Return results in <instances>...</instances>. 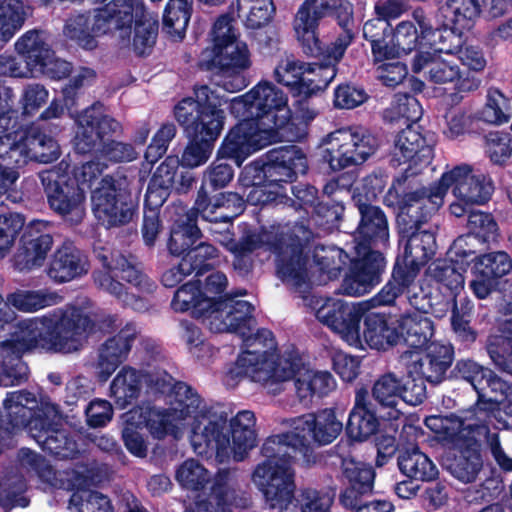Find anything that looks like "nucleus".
Listing matches in <instances>:
<instances>
[{
	"mask_svg": "<svg viewBox=\"0 0 512 512\" xmlns=\"http://www.w3.org/2000/svg\"><path fill=\"white\" fill-rule=\"evenodd\" d=\"M211 39L213 62L222 73L219 85L232 93L242 90L247 86L243 73L252 66L251 52L228 15H222L215 21Z\"/></svg>",
	"mask_w": 512,
	"mask_h": 512,
	"instance_id": "ddd939ff",
	"label": "nucleus"
},
{
	"mask_svg": "<svg viewBox=\"0 0 512 512\" xmlns=\"http://www.w3.org/2000/svg\"><path fill=\"white\" fill-rule=\"evenodd\" d=\"M75 149L79 153L94 152L100 159L119 163L137 159L139 153L132 144L110 140L121 131V124L104 111V106L95 103L76 117Z\"/></svg>",
	"mask_w": 512,
	"mask_h": 512,
	"instance_id": "9d476101",
	"label": "nucleus"
},
{
	"mask_svg": "<svg viewBox=\"0 0 512 512\" xmlns=\"http://www.w3.org/2000/svg\"><path fill=\"white\" fill-rule=\"evenodd\" d=\"M450 187L456 199L450 204V212L456 217L466 214L473 205L484 204L493 190L485 177L472 174L471 166L461 164L444 172L437 183L405 193L401 217L407 215L418 223L430 219L443 205Z\"/></svg>",
	"mask_w": 512,
	"mask_h": 512,
	"instance_id": "0eeeda50",
	"label": "nucleus"
},
{
	"mask_svg": "<svg viewBox=\"0 0 512 512\" xmlns=\"http://www.w3.org/2000/svg\"><path fill=\"white\" fill-rule=\"evenodd\" d=\"M239 18L248 29H260L268 25L275 14L272 0H237Z\"/></svg>",
	"mask_w": 512,
	"mask_h": 512,
	"instance_id": "864d4df0",
	"label": "nucleus"
},
{
	"mask_svg": "<svg viewBox=\"0 0 512 512\" xmlns=\"http://www.w3.org/2000/svg\"><path fill=\"white\" fill-rule=\"evenodd\" d=\"M137 334L136 325L128 322L117 335L102 344L98 357L99 375L102 380H107L116 368L126 360Z\"/></svg>",
	"mask_w": 512,
	"mask_h": 512,
	"instance_id": "473e14b6",
	"label": "nucleus"
},
{
	"mask_svg": "<svg viewBox=\"0 0 512 512\" xmlns=\"http://www.w3.org/2000/svg\"><path fill=\"white\" fill-rule=\"evenodd\" d=\"M29 148L23 129L0 136V166L9 172H18L30 162Z\"/></svg>",
	"mask_w": 512,
	"mask_h": 512,
	"instance_id": "a19ab883",
	"label": "nucleus"
},
{
	"mask_svg": "<svg viewBox=\"0 0 512 512\" xmlns=\"http://www.w3.org/2000/svg\"><path fill=\"white\" fill-rule=\"evenodd\" d=\"M475 443L476 440L473 435V440L470 443L462 442L461 445H454L461 451L448 465L450 473L464 483L474 481L482 466V460Z\"/></svg>",
	"mask_w": 512,
	"mask_h": 512,
	"instance_id": "8fccbe9b",
	"label": "nucleus"
},
{
	"mask_svg": "<svg viewBox=\"0 0 512 512\" xmlns=\"http://www.w3.org/2000/svg\"><path fill=\"white\" fill-rule=\"evenodd\" d=\"M172 308L177 312L192 310L196 317L203 318L207 325V314L213 310L211 299L204 298L198 281H191L182 285L171 302Z\"/></svg>",
	"mask_w": 512,
	"mask_h": 512,
	"instance_id": "c03bdc74",
	"label": "nucleus"
},
{
	"mask_svg": "<svg viewBox=\"0 0 512 512\" xmlns=\"http://www.w3.org/2000/svg\"><path fill=\"white\" fill-rule=\"evenodd\" d=\"M363 337L367 345L376 350H385L399 344L397 326L388 324L384 315L370 313L364 319Z\"/></svg>",
	"mask_w": 512,
	"mask_h": 512,
	"instance_id": "a18cd8bd",
	"label": "nucleus"
},
{
	"mask_svg": "<svg viewBox=\"0 0 512 512\" xmlns=\"http://www.w3.org/2000/svg\"><path fill=\"white\" fill-rule=\"evenodd\" d=\"M180 161L177 156H168L156 169L147 189L146 201L160 205L166 191L173 185Z\"/></svg>",
	"mask_w": 512,
	"mask_h": 512,
	"instance_id": "3c124183",
	"label": "nucleus"
},
{
	"mask_svg": "<svg viewBox=\"0 0 512 512\" xmlns=\"http://www.w3.org/2000/svg\"><path fill=\"white\" fill-rule=\"evenodd\" d=\"M276 368L278 370L285 368L289 372L286 378L274 383L277 393L280 391L282 382L293 378L296 395L305 404L311 402L314 395H326L336 386V382L329 372L312 370L301 365L300 361L292 356L279 357L276 353Z\"/></svg>",
	"mask_w": 512,
	"mask_h": 512,
	"instance_id": "4be33fe9",
	"label": "nucleus"
},
{
	"mask_svg": "<svg viewBox=\"0 0 512 512\" xmlns=\"http://www.w3.org/2000/svg\"><path fill=\"white\" fill-rule=\"evenodd\" d=\"M10 337L0 336L2 352L22 354L25 350L42 347L61 353L77 351L92 329L88 312L75 306L55 309L42 317L20 321L16 326H5Z\"/></svg>",
	"mask_w": 512,
	"mask_h": 512,
	"instance_id": "39448f33",
	"label": "nucleus"
},
{
	"mask_svg": "<svg viewBox=\"0 0 512 512\" xmlns=\"http://www.w3.org/2000/svg\"><path fill=\"white\" fill-rule=\"evenodd\" d=\"M307 306L323 325L340 336L348 345L362 347L361 313L353 304L337 297L311 296Z\"/></svg>",
	"mask_w": 512,
	"mask_h": 512,
	"instance_id": "a211bd4d",
	"label": "nucleus"
},
{
	"mask_svg": "<svg viewBox=\"0 0 512 512\" xmlns=\"http://www.w3.org/2000/svg\"><path fill=\"white\" fill-rule=\"evenodd\" d=\"M425 424L431 431L453 445H461L462 442L470 443L475 434L473 425L465 424L455 415H432L425 419Z\"/></svg>",
	"mask_w": 512,
	"mask_h": 512,
	"instance_id": "79ce46f5",
	"label": "nucleus"
},
{
	"mask_svg": "<svg viewBox=\"0 0 512 512\" xmlns=\"http://www.w3.org/2000/svg\"><path fill=\"white\" fill-rule=\"evenodd\" d=\"M30 15V6L21 0H6L0 3L1 49L11 41Z\"/></svg>",
	"mask_w": 512,
	"mask_h": 512,
	"instance_id": "de8ad7c7",
	"label": "nucleus"
},
{
	"mask_svg": "<svg viewBox=\"0 0 512 512\" xmlns=\"http://www.w3.org/2000/svg\"><path fill=\"white\" fill-rule=\"evenodd\" d=\"M39 177L50 208L65 221L80 223L86 214L85 189L58 170L43 171Z\"/></svg>",
	"mask_w": 512,
	"mask_h": 512,
	"instance_id": "6ab92c4d",
	"label": "nucleus"
},
{
	"mask_svg": "<svg viewBox=\"0 0 512 512\" xmlns=\"http://www.w3.org/2000/svg\"><path fill=\"white\" fill-rule=\"evenodd\" d=\"M157 30V22L138 0H111L88 15L70 18L64 33L87 50L96 47V37L112 34L122 45L131 43L134 51L143 55L155 44Z\"/></svg>",
	"mask_w": 512,
	"mask_h": 512,
	"instance_id": "20e7f679",
	"label": "nucleus"
},
{
	"mask_svg": "<svg viewBox=\"0 0 512 512\" xmlns=\"http://www.w3.org/2000/svg\"><path fill=\"white\" fill-rule=\"evenodd\" d=\"M231 113L242 120L222 141L218 156L238 166L253 153L281 139L280 131L291 119L288 96L269 81H260L230 103Z\"/></svg>",
	"mask_w": 512,
	"mask_h": 512,
	"instance_id": "f257e3e1",
	"label": "nucleus"
},
{
	"mask_svg": "<svg viewBox=\"0 0 512 512\" xmlns=\"http://www.w3.org/2000/svg\"><path fill=\"white\" fill-rule=\"evenodd\" d=\"M14 48L32 72L41 70V63L49 60L53 52L47 33L39 29H31L22 34L14 43Z\"/></svg>",
	"mask_w": 512,
	"mask_h": 512,
	"instance_id": "ea45409f",
	"label": "nucleus"
},
{
	"mask_svg": "<svg viewBox=\"0 0 512 512\" xmlns=\"http://www.w3.org/2000/svg\"><path fill=\"white\" fill-rule=\"evenodd\" d=\"M323 144V159L333 171L363 164L379 147L377 137L361 127L331 132Z\"/></svg>",
	"mask_w": 512,
	"mask_h": 512,
	"instance_id": "f3484780",
	"label": "nucleus"
},
{
	"mask_svg": "<svg viewBox=\"0 0 512 512\" xmlns=\"http://www.w3.org/2000/svg\"><path fill=\"white\" fill-rule=\"evenodd\" d=\"M195 97L184 98L175 106L177 122L188 135L218 138L224 125V112L220 107L227 100L208 86L196 88Z\"/></svg>",
	"mask_w": 512,
	"mask_h": 512,
	"instance_id": "2eb2a0df",
	"label": "nucleus"
},
{
	"mask_svg": "<svg viewBox=\"0 0 512 512\" xmlns=\"http://www.w3.org/2000/svg\"><path fill=\"white\" fill-rule=\"evenodd\" d=\"M173 221L168 248L171 254L180 256L189 250L199 239L200 230L196 226V213L181 203L174 204L168 210Z\"/></svg>",
	"mask_w": 512,
	"mask_h": 512,
	"instance_id": "72a5a7b5",
	"label": "nucleus"
},
{
	"mask_svg": "<svg viewBox=\"0 0 512 512\" xmlns=\"http://www.w3.org/2000/svg\"><path fill=\"white\" fill-rule=\"evenodd\" d=\"M267 248L276 254V272L283 283L296 292H306L311 284L322 280L314 279V272L307 247L300 240L289 233L286 226H272L269 230Z\"/></svg>",
	"mask_w": 512,
	"mask_h": 512,
	"instance_id": "4468645a",
	"label": "nucleus"
},
{
	"mask_svg": "<svg viewBox=\"0 0 512 512\" xmlns=\"http://www.w3.org/2000/svg\"><path fill=\"white\" fill-rule=\"evenodd\" d=\"M252 482L271 509H279V512H332L334 497L328 492L307 487L300 489L295 496V470L289 460L259 463L252 473Z\"/></svg>",
	"mask_w": 512,
	"mask_h": 512,
	"instance_id": "1a4fd4ad",
	"label": "nucleus"
},
{
	"mask_svg": "<svg viewBox=\"0 0 512 512\" xmlns=\"http://www.w3.org/2000/svg\"><path fill=\"white\" fill-rule=\"evenodd\" d=\"M97 256L107 272L94 275L95 283L124 306L137 312L148 311L150 301L144 294L154 292L156 285L146 275L138 271L121 253L103 249Z\"/></svg>",
	"mask_w": 512,
	"mask_h": 512,
	"instance_id": "9b49d317",
	"label": "nucleus"
},
{
	"mask_svg": "<svg viewBox=\"0 0 512 512\" xmlns=\"http://www.w3.org/2000/svg\"><path fill=\"white\" fill-rule=\"evenodd\" d=\"M361 220L354 234L355 252H373L370 245H385L389 238L387 219L380 208L362 202L360 195H353Z\"/></svg>",
	"mask_w": 512,
	"mask_h": 512,
	"instance_id": "bb28decb",
	"label": "nucleus"
},
{
	"mask_svg": "<svg viewBox=\"0 0 512 512\" xmlns=\"http://www.w3.org/2000/svg\"><path fill=\"white\" fill-rule=\"evenodd\" d=\"M414 270L404 269L399 260H397L391 279L385 284L380 292L371 299L373 305H391L396 298L404 293H410V288L415 282Z\"/></svg>",
	"mask_w": 512,
	"mask_h": 512,
	"instance_id": "603ef678",
	"label": "nucleus"
},
{
	"mask_svg": "<svg viewBox=\"0 0 512 512\" xmlns=\"http://www.w3.org/2000/svg\"><path fill=\"white\" fill-rule=\"evenodd\" d=\"M300 95L311 96L324 90L337 74V68L319 63H303Z\"/></svg>",
	"mask_w": 512,
	"mask_h": 512,
	"instance_id": "bf43d9fd",
	"label": "nucleus"
},
{
	"mask_svg": "<svg viewBox=\"0 0 512 512\" xmlns=\"http://www.w3.org/2000/svg\"><path fill=\"white\" fill-rule=\"evenodd\" d=\"M245 294V290L230 294L223 303L207 314V326L211 331L237 333L242 338L244 346H246L247 338L256 336L262 330L259 329L253 333L255 328V320L252 316L253 304L246 300L236 299Z\"/></svg>",
	"mask_w": 512,
	"mask_h": 512,
	"instance_id": "aec40b11",
	"label": "nucleus"
},
{
	"mask_svg": "<svg viewBox=\"0 0 512 512\" xmlns=\"http://www.w3.org/2000/svg\"><path fill=\"white\" fill-rule=\"evenodd\" d=\"M211 473L197 460L184 461L176 472L177 481L190 490L203 489L211 481Z\"/></svg>",
	"mask_w": 512,
	"mask_h": 512,
	"instance_id": "774afa93",
	"label": "nucleus"
},
{
	"mask_svg": "<svg viewBox=\"0 0 512 512\" xmlns=\"http://www.w3.org/2000/svg\"><path fill=\"white\" fill-rule=\"evenodd\" d=\"M47 223L41 220L31 221L23 235V247L15 255L14 264L19 271H29L40 267L50 251L53 239L45 233Z\"/></svg>",
	"mask_w": 512,
	"mask_h": 512,
	"instance_id": "cd10ccee",
	"label": "nucleus"
},
{
	"mask_svg": "<svg viewBox=\"0 0 512 512\" xmlns=\"http://www.w3.org/2000/svg\"><path fill=\"white\" fill-rule=\"evenodd\" d=\"M379 426L375 414L360 403V393L356 396V404L349 415L347 431L357 441H363L373 435Z\"/></svg>",
	"mask_w": 512,
	"mask_h": 512,
	"instance_id": "13d9d810",
	"label": "nucleus"
},
{
	"mask_svg": "<svg viewBox=\"0 0 512 512\" xmlns=\"http://www.w3.org/2000/svg\"><path fill=\"white\" fill-rule=\"evenodd\" d=\"M281 425L288 431L272 435L262 445L261 452L265 461L294 463L298 458L310 461L311 440L318 445L332 443L342 432V419L332 408L316 413L283 419Z\"/></svg>",
	"mask_w": 512,
	"mask_h": 512,
	"instance_id": "6e6552de",
	"label": "nucleus"
},
{
	"mask_svg": "<svg viewBox=\"0 0 512 512\" xmlns=\"http://www.w3.org/2000/svg\"><path fill=\"white\" fill-rule=\"evenodd\" d=\"M411 68L414 73H422L433 84L452 83L458 93L474 91L479 86L474 77L462 76L457 64L430 51H418L413 57Z\"/></svg>",
	"mask_w": 512,
	"mask_h": 512,
	"instance_id": "5701e85b",
	"label": "nucleus"
},
{
	"mask_svg": "<svg viewBox=\"0 0 512 512\" xmlns=\"http://www.w3.org/2000/svg\"><path fill=\"white\" fill-rule=\"evenodd\" d=\"M480 12L478 0H448L440 7L439 17L448 26L464 31L474 26Z\"/></svg>",
	"mask_w": 512,
	"mask_h": 512,
	"instance_id": "37998d69",
	"label": "nucleus"
},
{
	"mask_svg": "<svg viewBox=\"0 0 512 512\" xmlns=\"http://www.w3.org/2000/svg\"><path fill=\"white\" fill-rule=\"evenodd\" d=\"M306 170L304 153L296 146H283L270 150L265 156L246 165L238 181L243 188L266 183H288Z\"/></svg>",
	"mask_w": 512,
	"mask_h": 512,
	"instance_id": "dca6fc26",
	"label": "nucleus"
},
{
	"mask_svg": "<svg viewBox=\"0 0 512 512\" xmlns=\"http://www.w3.org/2000/svg\"><path fill=\"white\" fill-rule=\"evenodd\" d=\"M289 372L276 368V341L271 331L261 330L256 336L246 340L245 350L236 362L225 372L224 383L235 387L243 378L248 377L262 384L269 393L276 394L274 383L286 378Z\"/></svg>",
	"mask_w": 512,
	"mask_h": 512,
	"instance_id": "f8f14e48",
	"label": "nucleus"
},
{
	"mask_svg": "<svg viewBox=\"0 0 512 512\" xmlns=\"http://www.w3.org/2000/svg\"><path fill=\"white\" fill-rule=\"evenodd\" d=\"M211 232L215 240L235 256L234 267L236 269H247L246 263L242 265L243 258L258 248L267 247L266 241L271 234L267 229L248 231L239 242H236L228 228L224 231L212 228Z\"/></svg>",
	"mask_w": 512,
	"mask_h": 512,
	"instance_id": "4c0bfd02",
	"label": "nucleus"
},
{
	"mask_svg": "<svg viewBox=\"0 0 512 512\" xmlns=\"http://www.w3.org/2000/svg\"><path fill=\"white\" fill-rule=\"evenodd\" d=\"M192 209L206 221L228 224L243 212L244 200L237 193L228 192L220 193L211 201L206 189L200 187Z\"/></svg>",
	"mask_w": 512,
	"mask_h": 512,
	"instance_id": "2f4dec72",
	"label": "nucleus"
},
{
	"mask_svg": "<svg viewBox=\"0 0 512 512\" xmlns=\"http://www.w3.org/2000/svg\"><path fill=\"white\" fill-rule=\"evenodd\" d=\"M67 489L75 490L69 502V509L76 512H113L109 498L91 491V479L86 467L67 473Z\"/></svg>",
	"mask_w": 512,
	"mask_h": 512,
	"instance_id": "7c9ffc66",
	"label": "nucleus"
},
{
	"mask_svg": "<svg viewBox=\"0 0 512 512\" xmlns=\"http://www.w3.org/2000/svg\"><path fill=\"white\" fill-rule=\"evenodd\" d=\"M192 398L197 400L193 411L187 413L189 439L194 452L200 456L215 455L220 463L239 462L246 458L257 444L256 417L250 410H241L231 418L224 406H208L198 393L188 385L185 409Z\"/></svg>",
	"mask_w": 512,
	"mask_h": 512,
	"instance_id": "f03ea898",
	"label": "nucleus"
},
{
	"mask_svg": "<svg viewBox=\"0 0 512 512\" xmlns=\"http://www.w3.org/2000/svg\"><path fill=\"white\" fill-rule=\"evenodd\" d=\"M62 298L55 292L46 289L17 290L7 296L6 301L0 296V328L10 327L15 319V312L11 307L25 313H33L40 309L53 306L61 302Z\"/></svg>",
	"mask_w": 512,
	"mask_h": 512,
	"instance_id": "c756f323",
	"label": "nucleus"
},
{
	"mask_svg": "<svg viewBox=\"0 0 512 512\" xmlns=\"http://www.w3.org/2000/svg\"><path fill=\"white\" fill-rule=\"evenodd\" d=\"M142 375L130 366L122 367L110 384V396L124 409L135 401L142 389Z\"/></svg>",
	"mask_w": 512,
	"mask_h": 512,
	"instance_id": "49530a36",
	"label": "nucleus"
},
{
	"mask_svg": "<svg viewBox=\"0 0 512 512\" xmlns=\"http://www.w3.org/2000/svg\"><path fill=\"white\" fill-rule=\"evenodd\" d=\"M36 405L37 400L32 393H8L0 411V441L27 428L29 435L43 450L58 458H73L78 448L60 428L63 419L58 406L43 401L38 411L33 412Z\"/></svg>",
	"mask_w": 512,
	"mask_h": 512,
	"instance_id": "423d86ee",
	"label": "nucleus"
},
{
	"mask_svg": "<svg viewBox=\"0 0 512 512\" xmlns=\"http://www.w3.org/2000/svg\"><path fill=\"white\" fill-rule=\"evenodd\" d=\"M191 16L189 0H169L163 15V28L175 39L185 35Z\"/></svg>",
	"mask_w": 512,
	"mask_h": 512,
	"instance_id": "052dcab7",
	"label": "nucleus"
},
{
	"mask_svg": "<svg viewBox=\"0 0 512 512\" xmlns=\"http://www.w3.org/2000/svg\"><path fill=\"white\" fill-rule=\"evenodd\" d=\"M431 148L425 145V139L412 126L408 125L398 133L392 151V162L397 165L411 163L416 166L418 163L428 162Z\"/></svg>",
	"mask_w": 512,
	"mask_h": 512,
	"instance_id": "e433bc0d",
	"label": "nucleus"
},
{
	"mask_svg": "<svg viewBox=\"0 0 512 512\" xmlns=\"http://www.w3.org/2000/svg\"><path fill=\"white\" fill-rule=\"evenodd\" d=\"M25 140L31 161L50 163L60 156L59 144L38 126L25 129Z\"/></svg>",
	"mask_w": 512,
	"mask_h": 512,
	"instance_id": "5fc2aeb1",
	"label": "nucleus"
},
{
	"mask_svg": "<svg viewBox=\"0 0 512 512\" xmlns=\"http://www.w3.org/2000/svg\"><path fill=\"white\" fill-rule=\"evenodd\" d=\"M353 33L348 28H344L333 40L322 45L319 38L316 40V48L318 51L313 53H305L306 55L318 58L327 66L337 68L338 63L343 58L347 48L351 45Z\"/></svg>",
	"mask_w": 512,
	"mask_h": 512,
	"instance_id": "680f3d73",
	"label": "nucleus"
},
{
	"mask_svg": "<svg viewBox=\"0 0 512 512\" xmlns=\"http://www.w3.org/2000/svg\"><path fill=\"white\" fill-rule=\"evenodd\" d=\"M144 370V377L149 386L156 391L165 393L167 396L168 409L157 407L137 406L123 415L124 427L122 439L126 449L134 456L143 458L148 452V441L141 430L146 427L155 439H163L167 435L180 438L187 426V413L195 408L197 400L192 398L188 405V412L185 409L186 393L188 385L182 382L173 384V378L167 373V365L164 356L157 352L147 362Z\"/></svg>",
	"mask_w": 512,
	"mask_h": 512,
	"instance_id": "7ed1b4c3",
	"label": "nucleus"
},
{
	"mask_svg": "<svg viewBox=\"0 0 512 512\" xmlns=\"http://www.w3.org/2000/svg\"><path fill=\"white\" fill-rule=\"evenodd\" d=\"M499 311L504 318L497 319L494 332L491 334L487 344V351L496 367L510 373L512 369V311L509 302L499 304Z\"/></svg>",
	"mask_w": 512,
	"mask_h": 512,
	"instance_id": "f704fd0d",
	"label": "nucleus"
},
{
	"mask_svg": "<svg viewBox=\"0 0 512 512\" xmlns=\"http://www.w3.org/2000/svg\"><path fill=\"white\" fill-rule=\"evenodd\" d=\"M347 259L348 255L338 247L316 246L313 250L314 264L320 272L327 274L328 279L338 276Z\"/></svg>",
	"mask_w": 512,
	"mask_h": 512,
	"instance_id": "0e129e2a",
	"label": "nucleus"
},
{
	"mask_svg": "<svg viewBox=\"0 0 512 512\" xmlns=\"http://www.w3.org/2000/svg\"><path fill=\"white\" fill-rule=\"evenodd\" d=\"M320 20V17L315 15L312 9L304 2L299 6L293 17L292 29L304 53L318 51L316 40L319 38L317 31Z\"/></svg>",
	"mask_w": 512,
	"mask_h": 512,
	"instance_id": "09e8293b",
	"label": "nucleus"
},
{
	"mask_svg": "<svg viewBox=\"0 0 512 512\" xmlns=\"http://www.w3.org/2000/svg\"><path fill=\"white\" fill-rule=\"evenodd\" d=\"M426 349L424 357L404 352L401 355V360L408 365L410 376L416 374L431 383H439L444 379L447 369L452 364L453 347L450 344L431 342Z\"/></svg>",
	"mask_w": 512,
	"mask_h": 512,
	"instance_id": "393cba45",
	"label": "nucleus"
},
{
	"mask_svg": "<svg viewBox=\"0 0 512 512\" xmlns=\"http://www.w3.org/2000/svg\"><path fill=\"white\" fill-rule=\"evenodd\" d=\"M385 260L379 252H363L351 260L349 272L343 279L341 291L349 296H362L369 293L380 281Z\"/></svg>",
	"mask_w": 512,
	"mask_h": 512,
	"instance_id": "b1692460",
	"label": "nucleus"
},
{
	"mask_svg": "<svg viewBox=\"0 0 512 512\" xmlns=\"http://www.w3.org/2000/svg\"><path fill=\"white\" fill-rule=\"evenodd\" d=\"M399 205V221L415 225L416 231L412 232L411 235H404L406 231H403L402 238L407 237V240L404 248L403 259L398 260L400 261L402 267L407 271L414 270L415 277H417L420 267L426 264L428 260L434 255L436 250V240L432 232L427 230H420V225L425 223V221L418 223L413 221L411 217L407 215L401 217L403 197L401 198ZM428 220L429 219H427L426 222Z\"/></svg>",
	"mask_w": 512,
	"mask_h": 512,
	"instance_id": "c85d7f7f",
	"label": "nucleus"
},
{
	"mask_svg": "<svg viewBox=\"0 0 512 512\" xmlns=\"http://www.w3.org/2000/svg\"><path fill=\"white\" fill-rule=\"evenodd\" d=\"M429 275L450 291L452 304L464 288V276L452 263L437 261L428 268Z\"/></svg>",
	"mask_w": 512,
	"mask_h": 512,
	"instance_id": "338daca9",
	"label": "nucleus"
},
{
	"mask_svg": "<svg viewBox=\"0 0 512 512\" xmlns=\"http://www.w3.org/2000/svg\"><path fill=\"white\" fill-rule=\"evenodd\" d=\"M399 343L403 342L413 349L427 347L434 334V325L429 317L422 313H406L397 320Z\"/></svg>",
	"mask_w": 512,
	"mask_h": 512,
	"instance_id": "58836bf2",
	"label": "nucleus"
},
{
	"mask_svg": "<svg viewBox=\"0 0 512 512\" xmlns=\"http://www.w3.org/2000/svg\"><path fill=\"white\" fill-rule=\"evenodd\" d=\"M458 375L469 382L477 392L479 398H485L486 386H500L501 379L493 375L492 371L472 360H461L456 364Z\"/></svg>",
	"mask_w": 512,
	"mask_h": 512,
	"instance_id": "4d7b16f0",
	"label": "nucleus"
},
{
	"mask_svg": "<svg viewBox=\"0 0 512 512\" xmlns=\"http://www.w3.org/2000/svg\"><path fill=\"white\" fill-rule=\"evenodd\" d=\"M85 255L71 245L56 250L48 268V276L58 283L68 282L88 272Z\"/></svg>",
	"mask_w": 512,
	"mask_h": 512,
	"instance_id": "c9c22d12",
	"label": "nucleus"
},
{
	"mask_svg": "<svg viewBox=\"0 0 512 512\" xmlns=\"http://www.w3.org/2000/svg\"><path fill=\"white\" fill-rule=\"evenodd\" d=\"M398 466L404 475L416 480L431 481L438 474L435 464L417 448L403 451L398 457Z\"/></svg>",
	"mask_w": 512,
	"mask_h": 512,
	"instance_id": "6e6d98bb",
	"label": "nucleus"
},
{
	"mask_svg": "<svg viewBox=\"0 0 512 512\" xmlns=\"http://www.w3.org/2000/svg\"><path fill=\"white\" fill-rule=\"evenodd\" d=\"M463 31L448 26L443 20V28L432 30L428 38L430 49L428 51L437 55L454 54L463 44Z\"/></svg>",
	"mask_w": 512,
	"mask_h": 512,
	"instance_id": "69168bd1",
	"label": "nucleus"
},
{
	"mask_svg": "<svg viewBox=\"0 0 512 512\" xmlns=\"http://www.w3.org/2000/svg\"><path fill=\"white\" fill-rule=\"evenodd\" d=\"M247 504L248 498L238 488L233 473L224 469L215 476L207 500L196 503L193 512H232L234 508H244Z\"/></svg>",
	"mask_w": 512,
	"mask_h": 512,
	"instance_id": "a878e982",
	"label": "nucleus"
},
{
	"mask_svg": "<svg viewBox=\"0 0 512 512\" xmlns=\"http://www.w3.org/2000/svg\"><path fill=\"white\" fill-rule=\"evenodd\" d=\"M92 211L105 227L128 224L134 215V205L128 202L119 181L110 176L103 177L91 194Z\"/></svg>",
	"mask_w": 512,
	"mask_h": 512,
	"instance_id": "412c9836",
	"label": "nucleus"
},
{
	"mask_svg": "<svg viewBox=\"0 0 512 512\" xmlns=\"http://www.w3.org/2000/svg\"><path fill=\"white\" fill-rule=\"evenodd\" d=\"M26 490L27 485L23 474H7L0 481V505L4 508L27 507L29 499L24 495Z\"/></svg>",
	"mask_w": 512,
	"mask_h": 512,
	"instance_id": "e2e57ef3",
	"label": "nucleus"
}]
</instances>
